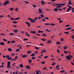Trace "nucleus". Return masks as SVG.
Wrapping results in <instances>:
<instances>
[{"label": "nucleus", "mask_w": 74, "mask_h": 74, "mask_svg": "<svg viewBox=\"0 0 74 74\" xmlns=\"http://www.w3.org/2000/svg\"><path fill=\"white\" fill-rule=\"evenodd\" d=\"M55 4L56 5H65L66 4L64 3H63L59 4V3H55Z\"/></svg>", "instance_id": "nucleus-1"}, {"label": "nucleus", "mask_w": 74, "mask_h": 74, "mask_svg": "<svg viewBox=\"0 0 74 74\" xmlns=\"http://www.w3.org/2000/svg\"><path fill=\"white\" fill-rule=\"evenodd\" d=\"M7 4H9V1L8 0L6 1L4 3V5H7Z\"/></svg>", "instance_id": "nucleus-2"}, {"label": "nucleus", "mask_w": 74, "mask_h": 74, "mask_svg": "<svg viewBox=\"0 0 74 74\" xmlns=\"http://www.w3.org/2000/svg\"><path fill=\"white\" fill-rule=\"evenodd\" d=\"M66 58L67 59H68V60H70V59H71V58L69 57V56H66Z\"/></svg>", "instance_id": "nucleus-3"}, {"label": "nucleus", "mask_w": 74, "mask_h": 74, "mask_svg": "<svg viewBox=\"0 0 74 74\" xmlns=\"http://www.w3.org/2000/svg\"><path fill=\"white\" fill-rule=\"evenodd\" d=\"M62 6L61 5H57L56 7L57 8H62Z\"/></svg>", "instance_id": "nucleus-4"}, {"label": "nucleus", "mask_w": 74, "mask_h": 74, "mask_svg": "<svg viewBox=\"0 0 74 74\" xmlns=\"http://www.w3.org/2000/svg\"><path fill=\"white\" fill-rule=\"evenodd\" d=\"M26 24H27L28 25V27H30V23H29L27 22H25Z\"/></svg>", "instance_id": "nucleus-5"}, {"label": "nucleus", "mask_w": 74, "mask_h": 74, "mask_svg": "<svg viewBox=\"0 0 74 74\" xmlns=\"http://www.w3.org/2000/svg\"><path fill=\"white\" fill-rule=\"evenodd\" d=\"M25 67L27 69H30V66L29 65H27V66H25Z\"/></svg>", "instance_id": "nucleus-6"}, {"label": "nucleus", "mask_w": 74, "mask_h": 74, "mask_svg": "<svg viewBox=\"0 0 74 74\" xmlns=\"http://www.w3.org/2000/svg\"><path fill=\"white\" fill-rule=\"evenodd\" d=\"M30 33H32L33 34H35V33H36V32L35 31H31L30 32Z\"/></svg>", "instance_id": "nucleus-7"}, {"label": "nucleus", "mask_w": 74, "mask_h": 74, "mask_svg": "<svg viewBox=\"0 0 74 74\" xmlns=\"http://www.w3.org/2000/svg\"><path fill=\"white\" fill-rule=\"evenodd\" d=\"M41 4L42 5H44V4H45V2H44L43 1H41Z\"/></svg>", "instance_id": "nucleus-8"}, {"label": "nucleus", "mask_w": 74, "mask_h": 74, "mask_svg": "<svg viewBox=\"0 0 74 74\" xmlns=\"http://www.w3.org/2000/svg\"><path fill=\"white\" fill-rule=\"evenodd\" d=\"M18 32V30L17 29H14L13 30V32L14 33H17Z\"/></svg>", "instance_id": "nucleus-9"}, {"label": "nucleus", "mask_w": 74, "mask_h": 74, "mask_svg": "<svg viewBox=\"0 0 74 74\" xmlns=\"http://www.w3.org/2000/svg\"><path fill=\"white\" fill-rule=\"evenodd\" d=\"M71 27H68L67 28H66L65 29V30H71Z\"/></svg>", "instance_id": "nucleus-10"}, {"label": "nucleus", "mask_w": 74, "mask_h": 74, "mask_svg": "<svg viewBox=\"0 0 74 74\" xmlns=\"http://www.w3.org/2000/svg\"><path fill=\"white\" fill-rule=\"evenodd\" d=\"M41 40H42V41H47V39L45 38H42L41 39Z\"/></svg>", "instance_id": "nucleus-11"}, {"label": "nucleus", "mask_w": 74, "mask_h": 74, "mask_svg": "<svg viewBox=\"0 0 74 74\" xmlns=\"http://www.w3.org/2000/svg\"><path fill=\"white\" fill-rule=\"evenodd\" d=\"M30 21L31 22H32L33 23H34V22H35V21L33 19H31V20H30Z\"/></svg>", "instance_id": "nucleus-12"}, {"label": "nucleus", "mask_w": 74, "mask_h": 74, "mask_svg": "<svg viewBox=\"0 0 74 74\" xmlns=\"http://www.w3.org/2000/svg\"><path fill=\"white\" fill-rule=\"evenodd\" d=\"M38 10H39V12H40V13H42V11L41 9L39 8Z\"/></svg>", "instance_id": "nucleus-13"}, {"label": "nucleus", "mask_w": 74, "mask_h": 74, "mask_svg": "<svg viewBox=\"0 0 74 74\" xmlns=\"http://www.w3.org/2000/svg\"><path fill=\"white\" fill-rule=\"evenodd\" d=\"M54 11H56V12H57L58 11V9L57 8H55L54 9Z\"/></svg>", "instance_id": "nucleus-14"}, {"label": "nucleus", "mask_w": 74, "mask_h": 74, "mask_svg": "<svg viewBox=\"0 0 74 74\" xmlns=\"http://www.w3.org/2000/svg\"><path fill=\"white\" fill-rule=\"evenodd\" d=\"M10 66H11L10 65L7 64V68H8V69H10Z\"/></svg>", "instance_id": "nucleus-15"}, {"label": "nucleus", "mask_w": 74, "mask_h": 74, "mask_svg": "<svg viewBox=\"0 0 74 74\" xmlns=\"http://www.w3.org/2000/svg\"><path fill=\"white\" fill-rule=\"evenodd\" d=\"M46 31L47 32H51V30H48L47 29H46Z\"/></svg>", "instance_id": "nucleus-16"}, {"label": "nucleus", "mask_w": 74, "mask_h": 74, "mask_svg": "<svg viewBox=\"0 0 74 74\" xmlns=\"http://www.w3.org/2000/svg\"><path fill=\"white\" fill-rule=\"evenodd\" d=\"M0 45H4V43L1 42H0Z\"/></svg>", "instance_id": "nucleus-17"}, {"label": "nucleus", "mask_w": 74, "mask_h": 74, "mask_svg": "<svg viewBox=\"0 0 74 74\" xmlns=\"http://www.w3.org/2000/svg\"><path fill=\"white\" fill-rule=\"evenodd\" d=\"M26 35L28 37H30V35L28 34V33H27V32H26Z\"/></svg>", "instance_id": "nucleus-18"}, {"label": "nucleus", "mask_w": 74, "mask_h": 74, "mask_svg": "<svg viewBox=\"0 0 74 74\" xmlns=\"http://www.w3.org/2000/svg\"><path fill=\"white\" fill-rule=\"evenodd\" d=\"M42 36H43L44 37H46L47 36V35L45 34H42Z\"/></svg>", "instance_id": "nucleus-19"}, {"label": "nucleus", "mask_w": 74, "mask_h": 74, "mask_svg": "<svg viewBox=\"0 0 74 74\" xmlns=\"http://www.w3.org/2000/svg\"><path fill=\"white\" fill-rule=\"evenodd\" d=\"M64 49H66L67 48V46H65L64 47H63Z\"/></svg>", "instance_id": "nucleus-20"}, {"label": "nucleus", "mask_w": 74, "mask_h": 74, "mask_svg": "<svg viewBox=\"0 0 74 74\" xmlns=\"http://www.w3.org/2000/svg\"><path fill=\"white\" fill-rule=\"evenodd\" d=\"M45 25H51V24L49 23H46L45 24Z\"/></svg>", "instance_id": "nucleus-21"}, {"label": "nucleus", "mask_w": 74, "mask_h": 74, "mask_svg": "<svg viewBox=\"0 0 74 74\" xmlns=\"http://www.w3.org/2000/svg\"><path fill=\"white\" fill-rule=\"evenodd\" d=\"M43 31H41L40 30H39L38 32V33H43Z\"/></svg>", "instance_id": "nucleus-22"}, {"label": "nucleus", "mask_w": 74, "mask_h": 74, "mask_svg": "<svg viewBox=\"0 0 74 74\" xmlns=\"http://www.w3.org/2000/svg\"><path fill=\"white\" fill-rule=\"evenodd\" d=\"M27 56V55H23L22 56L23 58H26Z\"/></svg>", "instance_id": "nucleus-23"}, {"label": "nucleus", "mask_w": 74, "mask_h": 74, "mask_svg": "<svg viewBox=\"0 0 74 74\" xmlns=\"http://www.w3.org/2000/svg\"><path fill=\"white\" fill-rule=\"evenodd\" d=\"M64 70H63L62 71H60V72L61 73H64Z\"/></svg>", "instance_id": "nucleus-24"}, {"label": "nucleus", "mask_w": 74, "mask_h": 74, "mask_svg": "<svg viewBox=\"0 0 74 74\" xmlns=\"http://www.w3.org/2000/svg\"><path fill=\"white\" fill-rule=\"evenodd\" d=\"M64 33L66 34H69V33L68 32H64Z\"/></svg>", "instance_id": "nucleus-25"}, {"label": "nucleus", "mask_w": 74, "mask_h": 74, "mask_svg": "<svg viewBox=\"0 0 74 74\" xmlns=\"http://www.w3.org/2000/svg\"><path fill=\"white\" fill-rule=\"evenodd\" d=\"M27 53L29 54V53H31L32 51H27Z\"/></svg>", "instance_id": "nucleus-26"}, {"label": "nucleus", "mask_w": 74, "mask_h": 74, "mask_svg": "<svg viewBox=\"0 0 74 74\" xmlns=\"http://www.w3.org/2000/svg\"><path fill=\"white\" fill-rule=\"evenodd\" d=\"M19 66L20 67H22V68H23V65L22 64H21Z\"/></svg>", "instance_id": "nucleus-27"}, {"label": "nucleus", "mask_w": 74, "mask_h": 74, "mask_svg": "<svg viewBox=\"0 0 74 74\" xmlns=\"http://www.w3.org/2000/svg\"><path fill=\"white\" fill-rule=\"evenodd\" d=\"M8 50L9 51H12V49H11V48H8Z\"/></svg>", "instance_id": "nucleus-28"}, {"label": "nucleus", "mask_w": 74, "mask_h": 74, "mask_svg": "<svg viewBox=\"0 0 74 74\" xmlns=\"http://www.w3.org/2000/svg\"><path fill=\"white\" fill-rule=\"evenodd\" d=\"M51 40H49L47 42V43H49V44L51 43Z\"/></svg>", "instance_id": "nucleus-29"}, {"label": "nucleus", "mask_w": 74, "mask_h": 74, "mask_svg": "<svg viewBox=\"0 0 74 74\" xmlns=\"http://www.w3.org/2000/svg\"><path fill=\"white\" fill-rule=\"evenodd\" d=\"M32 58L33 60H34V59H36V57H32Z\"/></svg>", "instance_id": "nucleus-30"}, {"label": "nucleus", "mask_w": 74, "mask_h": 74, "mask_svg": "<svg viewBox=\"0 0 74 74\" xmlns=\"http://www.w3.org/2000/svg\"><path fill=\"white\" fill-rule=\"evenodd\" d=\"M64 52L65 53H66V54H67V53H68V51H64Z\"/></svg>", "instance_id": "nucleus-31"}, {"label": "nucleus", "mask_w": 74, "mask_h": 74, "mask_svg": "<svg viewBox=\"0 0 74 74\" xmlns=\"http://www.w3.org/2000/svg\"><path fill=\"white\" fill-rule=\"evenodd\" d=\"M40 16L41 17H42V18H44V16L43 15V14H41L40 15Z\"/></svg>", "instance_id": "nucleus-32"}, {"label": "nucleus", "mask_w": 74, "mask_h": 74, "mask_svg": "<svg viewBox=\"0 0 74 74\" xmlns=\"http://www.w3.org/2000/svg\"><path fill=\"white\" fill-rule=\"evenodd\" d=\"M35 48L36 49H39V48H38V47H35Z\"/></svg>", "instance_id": "nucleus-33"}, {"label": "nucleus", "mask_w": 74, "mask_h": 74, "mask_svg": "<svg viewBox=\"0 0 74 74\" xmlns=\"http://www.w3.org/2000/svg\"><path fill=\"white\" fill-rule=\"evenodd\" d=\"M70 8H68L66 10V12H68V11H70Z\"/></svg>", "instance_id": "nucleus-34"}, {"label": "nucleus", "mask_w": 74, "mask_h": 74, "mask_svg": "<svg viewBox=\"0 0 74 74\" xmlns=\"http://www.w3.org/2000/svg\"><path fill=\"white\" fill-rule=\"evenodd\" d=\"M15 10L16 11H18V8H15Z\"/></svg>", "instance_id": "nucleus-35"}, {"label": "nucleus", "mask_w": 74, "mask_h": 74, "mask_svg": "<svg viewBox=\"0 0 74 74\" xmlns=\"http://www.w3.org/2000/svg\"><path fill=\"white\" fill-rule=\"evenodd\" d=\"M42 21H43V22H45L46 21L45 20V18H43L42 20Z\"/></svg>", "instance_id": "nucleus-36"}, {"label": "nucleus", "mask_w": 74, "mask_h": 74, "mask_svg": "<svg viewBox=\"0 0 74 74\" xmlns=\"http://www.w3.org/2000/svg\"><path fill=\"white\" fill-rule=\"evenodd\" d=\"M11 42H12V43H14V42H15V41L12 40L11 41Z\"/></svg>", "instance_id": "nucleus-37"}, {"label": "nucleus", "mask_w": 74, "mask_h": 74, "mask_svg": "<svg viewBox=\"0 0 74 74\" xmlns=\"http://www.w3.org/2000/svg\"><path fill=\"white\" fill-rule=\"evenodd\" d=\"M11 59H12L11 57H10V58H7V59H8V60H11Z\"/></svg>", "instance_id": "nucleus-38"}, {"label": "nucleus", "mask_w": 74, "mask_h": 74, "mask_svg": "<svg viewBox=\"0 0 74 74\" xmlns=\"http://www.w3.org/2000/svg\"><path fill=\"white\" fill-rule=\"evenodd\" d=\"M3 40L4 41H7V40L5 39H3Z\"/></svg>", "instance_id": "nucleus-39"}, {"label": "nucleus", "mask_w": 74, "mask_h": 74, "mask_svg": "<svg viewBox=\"0 0 74 74\" xmlns=\"http://www.w3.org/2000/svg\"><path fill=\"white\" fill-rule=\"evenodd\" d=\"M41 63L43 64H45V62H44V61L43 62H41Z\"/></svg>", "instance_id": "nucleus-40"}, {"label": "nucleus", "mask_w": 74, "mask_h": 74, "mask_svg": "<svg viewBox=\"0 0 74 74\" xmlns=\"http://www.w3.org/2000/svg\"><path fill=\"white\" fill-rule=\"evenodd\" d=\"M10 64H11V62H8L7 63V64L10 65Z\"/></svg>", "instance_id": "nucleus-41"}, {"label": "nucleus", "mask_w": 74, "mask_h": 74, "mask_svg": "<svg viewBox=\"0 0 74 74\" xmlns=\"http://www.w3.org/2000/svg\"><path fill=\"white\" fill-rule=\"evenodd\" d=\"M34 55H35V54L33 53L31 55V56H34Z\"/></svg>", "instance_id": "nucleus-42"}, {"label": "nucleus", "mask_w": 74, "mask_h": 74, "mask_svg": "<svg viewBox=\"0 0 74 74\" xmlns=\"http://www.w3.org/2000/svg\"><path fill=\"white\" fill-rule=\"evenodd\" d=\"M58 67H59V65H57L56 67V69H57L58 68Z\"/></svg>", "instance_id": "nucleus-43"}, {"label": "nucleus", "mask_w": 74, "mask_h": 74, "mask_svg": "<svg viewBox=\"0 0 74 74\" xmlns=\"http://www.w3.org/2000/svg\"><path fill=\"white\" fill-rule=\"evenodd\" d=\"M18 23V22L17 21H13V23Z\"/></svg>", "instance_id": "nucleus-44"}, {"label": "nucleus", "mask_w": 74, "mask_h": 74, "mask_svg": "<svg viewBox=\"0 0 74 74\" xmlns=\"http://www.w3.org/2000/svg\"><path fill=\"white\" fill-rule=\"evenodd\" d=\"M58 10H59V11H62L63 10V9H61V8H59L58 9Z\"/></svg>", "instance_id": "nucleus-45"}, {"label": "nucleus", "mask_w": 74, "mask_h": 74, "mask_svg": "<svg viewBox=\"0 0 74 74\" xmlns=\"http://www.w3.org/2000/svg\"><path fill=\"white\" fill-rule=\"evenodd\" d=\"M16 52H18L19 51V49H17L16 50Z\"/></svg>", "instance_id": "nucleus-46"}, {"label": "nucleus", "mask_w": 74, "mask_h": 74, "mask_svg": "<svg viewBox=\"0 0 74 74\" xmlns=\"http://www.w3.org/2000/svg\"><path fill=\"white\" fill-rule=\"evenodd\" d=\"M38 19V18L36 17L34 19V21H36V20H37Z\"/></svg>", "instance_id": "nucleus-47"}, {"label": "nucleus", "mask_w": 74, "mask_h": 74, "mask_svg": "<svg viewBox=\"0 0 74 74\" xmlns=\"http://www.w3.org/2000/svg\"><path fill=\"white\" fill-rule=\"evenodd\" d=\"M59 44H60V42H56V44H57V45H59Z\"/></svg>", "instance_id": "nucleus-48"}, {"label": "nucleus", "mask_w": 74, "mask_h": 74, "mask_svg": "<svg viewBox=\"0 0 74 74\" xmlns=\"http://www.w3.org/2000/svg\"><path fill=\"white\" fill-rule=\"evenodd\" d=\"M48 58V56H46L44 57L45 59H47V58Z\"/></svg>", "instance_id": "nucleus-49"}, {"label": "nucleus", "mask_w": 74, "mask_h": 74, "mask_svg": "<svg viewBox=\"0 0 74 74\" xmlns=\"http://www.w3.org/2000/svg\"><path fill=\"white\" fill-rule=\"evenodd\" d=\"M13 34H14V33H11V34H10L9 35H12H12H13Z\"/></svg>", "instance_id": "nucleus-50"}, {"label": "nucleus", "mask_w": 74, "mask_h": 74, "mask_svg": "<svg viewBox=\"0 0 74 74\" xmlns=\"http://www.w3.org/2000/svg\"><path fill=\"white\" fill-rule=\"evenodd\" d=\"M36 71H38V72L40 73H41V72L39 70H38Z\"/></svg>", "instance_id": "nucleus-51"}, {"label": "nucleus", "mask_w": 74, "mask_h": 74, "mask_svg": "<svg viewBox=\"0 0 74 74\" xmlns=\"http://www.w3.org/2000/svg\"><path fill=\"white\" fill-rule=\"evenodd\" d=\"M55 64V62H53L52 64V66H54Z\"/></svg>", "instance_id": "nucleus-52"}, {"label": "nucleus", "mask_w": 74, "mask_h": 74, "mask_svg": "<svg viewBox=\"0 0 74 74\" xmlns=\"http://www.w3.org/2000/svg\"><path fill=\"white\" fill-rule=\"evenodd\" d=\"M68 56H69V57H71V58H73V56L71 55H69Z\"/></svg>", "instance_id": "nucleus-53"}, {"label": "nucleus", "mask_w": 74, "mask_h": 74, "mask_svg": "<svg viewBox=\"0 0 74 74\" xmlns=\"http://www.w3.org/2000/svg\"><path fill=\"white\" fill-rule=\"evenodd\" d=\"M46 69H47V67H45L44 68H43V70H46Z\"/></svg>", "instance_id": "nucleus-54"}, {"label": "nucleus", "mask_w": 74, "mask_h": 74, "mask_svg": "<svg viewBox=\"0 0 74 74\" xmlns=\"http://www.w3.org/2000/svg\"><path fill=\"white\" fill-rule=\"evenodd\" d=\"M11 20H14V18H13V17H11Z\"/></svg>", "instance_id": "nucleus-55"}, {"label": "nucleus", "mask_w": 74, "mask_h": 74, "mask_svg": "<svg viewBox=\"0 0 74 74\" xmlns=\"http://www.w3.org/2000/svg\"><path fill=\"white\" fill-rule=\"evenodd\" d=\"M69 26H70V25H66L65 26V27H69Z\"/></svg>", "instance_id": "nucleus-56"}, {"label": "nucleus", "mask_w": 74, "mask_h": 74, "mask_svg": "<svg viewBox=\"0 0 74 74\" xmlns=\"http://www.w3.org/2000/svg\"><path fill=\"white\" fill-rule=\"evenodd\" d=\"M25 3L26 4H28L29 3V2L27 1H24Z\"/></svg>", "instance_id": "nucleus-57"}, {"label": "nucleus", "mask_w": 74, "mask_h": 74, "mask_svg": "<svg viewBox=\"0 0 74 74\" xmlns=\"http://www.w3.org/2000/svg\"><path fill=\"white\" fill-rule=\"evenodd\" d=\"M24 41H27V40H28V39H24Z\"/></svg>", "instance_id": "nucleus-58"}, {"label": "nucleus", "mask_w": 74, "mask_h": 74, "mask_svg": "<svg viewBox=\"0 0 74 74\" xmlns=\"http://www.w3.org/2000/svg\"><path fill=\"white\" fill-rule=\"evenodd\" d=\"M71 38H73V39H74V36H71Z\"/></svg>", "instance_id": "nucleus-59"}, {"label": "nucleus", "mask_w": 74, "mask_h": 74, "mask_svg": "<svg viewBox=\"0 0 74 74\" xmlns=\"http://www.w3.org/2000/svg\"><path fill=\"white\" fill-rule=\"evenodd\" d=\"M68 4L71 5V4H72V3H71V2H69Z\"/></svg>", "instance_id": "nucleus-60"}, {"label": "nucleus", "mask_w": 74, "mask_h": 74, "mask_svg": "<svg viewBox=\"0 0 74 74\" xmlns=\"http://www.w3.org/2000/svg\"><path fill=\"white\" fill-rule=\"evenodd\" d=\"M57 52H58V53H60V51H59V49H57Z\"/></svg>", "instance_id": "nucleus-61"}, {"label": "nucleus", "mask_w": 74, "mask_h": 74, "mask_svg": "<svg viewBox=\"0 0 74 74\" xmlns=\"http://www.w3.org/2000/svg\"><path fill=\"white\" fill-rule=\"evenodd\" d=\"M61 41H63V38H61Z\"/></svg>", "instance_id": "nucleus-62"}, {"label": "nucleus", "mask_w": 74, "mask_h": 74, "mask_svg": "<svg viewBox=\"0 0 74 74\" xmlns=\"http://www.w3.org/2000/svg\"><path fill=\"white\" fill-rule=\"evenodd\" d=\"M32 60H29V62L30 63H31L32 62Z\"/></svg>", "instance_id": "nucleus-63"}, {"label": "nucleus", "mask_w": 74, "mask_h": 74, "mask_svg": "<svg viewBox=\"0 0 74 74\" xmlns=\"http://www.w3.org/2000/svg\"><path fill=\"white\" fill-rule=\"evenodd\" d=\"M18 71H16V74H18Z\"/></svg>", "instance_id": "nucleus-64"}]
</instances>
